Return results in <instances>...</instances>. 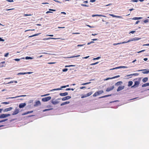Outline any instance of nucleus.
<instances>
[{"label":"nucleus","mask_w":149,"mask_h":149,"mask_svg":"<svg viewBox=\"0 0 149 149\" xmlns=\"http://www.w3.org/2000/svg\"><path fill=\"white\" fill-rule=\"evenodd\" d=\"M92 16L93 17H95V16H101V17H106V16L104 15H98V14H96V15H92Z\"/></svg>","instance_id":"obj_18"},{"label":"nucleus","mask_w":149,"mask_h":149,"mask_svg":"<svg viewBox=\"0 0 149 149\" xmlns=\"http://www.w3.org/2000/svg\"><path fill=\"white\" fill-rule=\"evenodd\" d=\"M61 99L58 98L56 100H55L54 99H53L52 100V103L53 104H58L59 102L58 100H60Z\"/></svg>","instance_id":"obj_1"},{"label":"nucleus","mask_w":149,"mask_h":149,"mask_svg":"<svg viewBox=\"0 0 149 149\" xmlns=\"http://www.w3.org/2000/svg\"><path fill=\"white\" fill-rule=\"evenodd\" d=\"M142 18V17H134L132 19H134V20H138V19H141Z\"/></svg>","instance_id":"obj_26"},{"label":"nucleus","mask_w":149,"mask_h":149,"mask_svg":"<svg viewBox=\"0 0 149 149\" xmlns=\"http://www.w3.org/2000/svg\"><path fill=\"white\" fill-rule=\"evenodd\" d=\"M49 10L50 11H56L55 10H54V9H49Z\"/></svg>","instance_id":"obj_55"},{"label":"nucleus","mask_w":149,"mask_h":149,"mask_svg":"<svg viewBox=\"0 0 149 149\" xmlns=\"http://www.w3.org/2000/svg\"><path fill=\"white\" fill-rule=\"evenodd\" d=\"M14 60L16 61H19L20 60V59L19 58H15Z\"/></svg>","instance_id":"obj_47"},{"label":"nucleus","mask_w":149,"mask_h":149,"mask_svg":"<svg viewBox=\"0 0 149 149\" xmlns=\"http://www.w3.org/2000/svg\"><path fill=\"white\" fill-rule=\"evenodd\" d=\"M26 74H32L33 73V72H26Z\"/></svg>","instance_id":"obj_59"},{"label":"nucleus","mask_w":149,"mask_h":149,"mask_svg":"<svg viewBox=\"0 0 149 149\" xmlns=\"http://www.w3.org/2000/svg\"><path fill=\"white\" fill-rule=\"evenodd\" d=\"M139 74L138 73H134L132 74H131L129 75H127V76L129 77L130 76H137Z\"/></svg>","instance_id":"obj_17"},{"label":"nucleus","mask_w":149,"mask_h":149,"mask_svg":"<svg viewBox=\"0 0 149 149\" xmlns=\"http://www.w3.org/2000/svg\"><path fill=\"white\" fill-rule=\"evenodd\" d=\"M6 1L10 2H13V0H6Z\"/></svg>","instance_id":"obj_51"},{"label":"nucleus","mask_w":149,"mask_h":149,"mask_svg":"<svg viewBox=\"0 0 149 149\" xmlns=\"http://www.w3.org/2000/svg\"><path fill=\"white\" fill-rule=\"evenodd\" d=\"M87 97V96H86V95H84L81 96V98H84L85 97Z\"/></svg>","instance_id":"obj_63"},{"label":"nucleus","mask_w":149,"mask_h":149,"mask_svg":"<svg viewBox=\"0 0 149 149\" xmlns=\"http://www.w3.org/2000/svg\"><path fill=\"white\" fill-rule=\"evenodd\" d=\"M26 105V104L25 103H21L19 104V107L20 108H22L24 107Z\"/></svg>","instance_id":"obj_12"},{"label":"nucleus","mask_w":149,"mask_h":149,"mask_svg":"<svg viewBox=\"0 0 149 149\" xmlns=\"http://www.w3.org/2000/svg\"><path fill=\"white\" fill-rule=\"evenodd\" d=\"M114 86H112L110 88H107L106 90V91L107 92H109L112 90L114 88Z\"/></svg>","instance_id":"obj_11"},{"label":"nucleus","mask_w":149,"mask_h":149,"mask_svg":"<svg viewBox=\"0 0 149 149\" xmlns=\"http://www.w3.org/2000/svg\"><path fill=\"white\" fill-rule=\"evenodd\" d=\"M41 102L39 101H38L36 102L35 104H34V106L35 107H37L39 105H41Z\"/></svg>","instance_id":"obj_8"},{"label":"nucleus","mask_w":149,"mask_h":149,"mask_svg":"<svg viewBox=\"0 0 149 149\" xmlns=\"http://www.w3.org/2000/svg\"><path fill=\"white\" fill-rule=\"evenodd\" d=\"M9 54V53L8 52L6 53L4 55V56L5 57H7L8 56Z\"/></svg>","instance_id":"obj_46"},{"label":"nucleus","mask_w":149,"mask_h":149,"mask_svg":"<svg viewBox=\"0 0 149 149\" xmlns=\"http://www.w3.org/2000/svg\"><path fill=\"white\" fill-rule=\"evenodd\" d=\"M4 41V39H2L1 38H0V41Z\"/></svg>","instance_id":"obj_61"},{"label":"nucleus","mask_w":149,"mask_h":149,"mask_svg":"<svg viewBox=\"0 0 149 149\" xmlns=\"http://www.w3.org/2000/svg\"><path fill=\"white\" fill-rule=\"evenodd\" d=\"M111 94L106 95H104V96H103L100 97H99V98H101L107 97H109V96H111Z\"/></svg>","instance_id":"obj_20"},{"label":"nucleus","mask_w":149,"mask_h":149,"mask_svg":"<svg viewBox=\"0 0 149 149\" xmlns=\"http://www.w3.org/2000/svg\"><path fill=\"white\" fill-rule=\"evenodd\" d=\"M93 93V92H90L87 94H86V96L88 97L90 96Z\"/></svg>","instance_id":"obj_23"},{"label":"nucleus","mask_w":149,"mask_h":149,"mask_svg":"<svg viewBox=\"0 0 149 149\" xmlns=\"http://www.w3.org/2000/svg\"><path fill=\"white\" fill-rule=\"evenodd\" d=\"M68 69L67 68H65L62 71L63 72H65L67 71Z\"/></svg>","instance_id":"obj_41"},{"label":"nucleus","mask_w":149,"mask_h":149,"mask_svg":"<svg viewBox=\"0 0 149 149\" xmlns=\"http://www.w3.org/2000/svg\"><path fill=\"white\" fill-rule=\"evenodd\" d=\"M98 63H99V62H95V63H91L90 65H95L97 64Z\"/></svg>","instance_id":"obj_33"},{"label":"nucleus","mask_w":149,"mask_h":149,"mask_svg":"<svg viewBox=\"0 0 149 149\" xmlns=\"http://www.w3.org/2000/svg\"><path fill=\"white\" fill-rule=\"evenodd\" d=\"M147 70V69L140 70H138V71L140 72L141 71H143L142 72V73L143 74H148L149 73V70Z\"/></svg>","instance_id":"obj_4"},{"label":"nucleus","mask_w":149,"mask_h":149,"mask_svg":"<svg viewBox=\"0 0 149 149\" xmlns=\"http://www.w3.org/2000/svg\"><path fill=\"white\" fill-rule=\"evenodd\" d=\"M124 87V86H120L118 87L117 91H119L123 89Z\"/></svg>","instance_id":"obj_9"},{"label":"nucleus","mask_w":149,"mask_h":149,"mask_svg":"<svg viewBox=\"0 0 149 149\" xmlns=\"http://www.w3.org/2000/svg\"><path fill=\"white\" fill-rule=\"evenodd\" d=\"M110 16L113 17H117L119 18H122L123 17L121 16H116L112 14H110L109 15Z\"/></svg>","instance_id":"obj_10"},{"label":"nucleus","mask_w":149,"mask_h":149,"mask_svg":"<svg viewBox=\"0 0 149 149\" xmlns=\"http://www.w3.org/2000/svg\"><path fill=\"white\" fill-rule=\"evenodd\" d=\"M143 22L145 23H146L148 22V19H147L146 20H144L143 21Z\"/></svg>","instance_id":"obj_49"},{"label":"nucleus","mask_w":149,"mask_h":149,"mask_svg":"<svg viewBox=\"0 0 149 149\" xmlns=\"http://www.w3.org/2000/svg\"><path fill=\"white\" fill-rule=\"evenodd\" d=\"M19 112V109H18L16 108L13 113L12 114V115H16L18 114Z\"/></svg>","instance_id":"obj_5"},{"label":"nucleus","mask_w":149,"mask_h":149,"mask_svg":"<svg viewBox=\"0 0 149 149\" xmlns=\"http://www.w3.org/2000/svg\"><path fill=\"white\" fill-rule=\"evenodd\" d=\"M95 1V0H90V2H94Z\"/></svg>","instance_id":"obj_62"},{"label":"nucleus","mask_w":149,"mask_h":149,"mask_svg":"<svg viewBox=\"0 0 149 149\" xmlns=\"http://www.w3.org/2000/svg\"><path fill=\"white\" fill-rule=\"evenodd\" d=\"M120 77V76L119 75H117V76H116L113 77V79H114V78H117L119 77Z\"/></svg>","instance_id":"obj_42"},{"label":"nucleus","mask_w":149,"mask_h":149,"mask_svg":"<svg viewBox=\"0 0 149 149\" xmlns=\"http://www.w3.org/2000/svg\"><path fill=\"white\" fill-rule=\"evenodd\" d=\"M124 43H122V42H119V43H114L113 44V45H119L120 44H124Z\"/></svg>","instance_id":"obj_35"},{"label":"nucleus","mask_w":149,"mask_h":149,"mask_svg":"<svg viewBox=\"0 0 149 149\" xmlns=\"http://www.w3.org/2000/svg\"><path fill=\"white\" fill-rule=\"evenodd\" d=\"M119 69L118 67H116V68H112V69H110V70H115V69Z\"/></svg>","instance_id":"obj_43"},{"label":"nucleus","mask_w":149,"mask_h":149,"mask_svg":"<svg viewBox=\"0 0 149 149\" xmlns=\"http://www.w3.org/2000/svg\"><path fill=\"white\" fill-rule=\"evenodd\" d=\"M81 5L83 6H85V7H88V5H85V4H81Z\"/></svg>","instance_id":"obj_58"},{"label":"nucleus","mask_w":149,"mask_h":149,"mask_svg":"<svg viewBox=\"0 0 149 149\" xmlns=\"http://www.w3.org/2000/svg\"><path fill=\"white\" fill-rule=\"evenodd\" d=\"M139 84V81H136L134 82V85L132 86V87H138Z\"/></svg>","instance_id":"obj_6"},{"label":"nucleus","mask_w":149,"mask_h":149,"mask_svg":"<svg viewBox=\"0 0 149 149\" xmlns=\"http://www.w3.org/2000/svg\"><path fill=\"white\" fill-rule=\"evenodd\" d=\"M40 34V33H38L36 34H34L32 36H29V38H31V37H33L37 36H38V35H39Z\"/></svg>","instance_id":"obj_24"},{"label":"nucleus","mask_w":149,"mask_h":149,"mask_svg":"<svg viewBox=\"0 0 149 149\" xmlns=\"http://www.w3.org/2000/svg\"><path fill=\"white\" fill-rule=\"evenodd\" d=\"M89 57V56H86V57H83V59H86V58H88Z\"/></svg>","instance_id":"obj_60"},{"label":"nucleus","mask_w":149,"mask_h":149,"mask_svg":"<svg viewBox=\"0 0 149 149\" xmlns=\"http://www.w3.org/2000/svg\"><path fill=\"white\" fill-rule=\"evenodd\" d=\"M1 104H9V102H1Z\"/></svg>","instance_id":"obj_36"},{"label":"nucleus","mask_w":149,"mask_h":149,"mask_svg":"<svg viewBox=\"0 0 149 149\" xmlns=\"http://www.w3.org/2000/svg\"><path fill=\"white\" fill-rule=\"evenodd\" d=\"M133 84V82L132 81H129L128 82V86H131Z\"/></svg>","instance_id":"obj_27"},{"label":"nucleus","mask_w":149,"mask_h":149,"mask_svg":"<svg viewBox=\"0 0 149 149\" xmlns=\"http://www.w3.org/2000/svg\"><path fill=\"white\" fill-rule=\"evenodd\" d=\"M52 109H53V108H51V109H45L44 110H43L42 111H43V112H45V111H49V110H52Z\"/></svg>","instance_id":"obj_32"},{"label":"nucleus","mask_w":149,"mask_h":149,"mask_svg":"<svg viewBox=\"0 0 149 149\" xmlns=\"http://www.w3.org/2000/svg\"><path fill=\"white\" fill-rule=\"evenodd\" d=\"M149 86V83L144 84L142 85V87H143Z\"/></svg>","instance_id":"obj_22"},{"label":"nucleus","mask_w":149,"mask_h":149,"mask_svg":"<svg viewBox=\"0 0 149 149\" xmlns=\"http://www.w3.org/2000/svg\"><path fill=\"white\" fill-rule=\"evenodd\" d=\"M133 41H134L133 38H131V39L129 40L128 41H125L123 42L122 43H127L129 42H130Z\"/></svg>","instance_id":"obj_19"},{"label":"nucleus","mask_w":149,"mask_h":149,"mask_svg":"<svg viewBox=\"0 0 149 149\" xmlns=\"http://www.w3.org/2000/svg\"><path fill=\"white\" fill-rule=\"evenodd\" d=\"M143 46H149V44H144L143 45Z\"/></svg>","instance_id":"obj_64"},{"label":"nucleus","mask_w":149,"mask_h":149,"mask_svg":"<svg viewBox=\"0 0 149 149\" xmlns=\"http://www.w3.org/2000/svg\"><path fill=\"white\" fill-rule=\"evenodd\" d=\"M73 66H74V65H66L65 66V67H70Z\"/></svg>","instance_id":"obj_52"},{"label":"nucleus","mask_w":149,"mask_h":149,"mask_svg":"<svg viewBox=\"0 0 149 149\" xmlns=\"http://www.w3.org/2000/svg\"><path fill=\"white\" fill-rule=\"evenodd\" d=\"M12 109H13V108L12 107H10L8 108H6L3 110V111L4 112H7V111L11 110Z\"/></svg>","instance_id":"obj_13"},{"label":"nucleus","mask_w":149,"mask_h":149,"mask_svg":"<svg viewBox=\"0 0 149 149\" xmlns=\"http://www.w3.org/2000/svg\"><path fill=\"white\" fill-rule=\"evenodd\" d=\"M113 79V77H109V78H108L104 80H107L110 79Z\"/></svg>","instance_id":"obj_39"},{"label":"nucleus","mask_w":149,"mask_h":149,"mask_svg":"<svg viewBox=\"0 0 149 149\" xmlns=\"http://www.w3.org/2000/svg\"><path fill=\"white\" fill-rule=\"evenodd\" d=\"M68 93L67 92H65L63 93H60L59 95L60 96H64L67 95H68Z\"/></svg>","instance_id":"obj_14"},{"label":"nucleus","mask_w":149,"mask_h":149,"mask_svg":"<svg viewBox=\"0 0 149 149\" xmlns=\"http://www.w3.org/2000/svg\"><path fill=\"white\" fill-rule=\"evenodd\" d=\"M135 32V31H132L130 32V33H132V34L134 33Z\"/></svg>","instance_id":"obj_57"},{"label":"nucleus","mask_w":149,"mask_h":149,"mask_svg":"<svg viewBox=\"0 0 149 149\" xmlns=\"http://www.w3.org/2000/svg\"><path fill=\"white\" fill-rule=\"evenodd\" d=\"M51 99V97L50 96H49L42 98V101L45 102L50 100Z\"/></svg>","instance_id":"obj_2"},{"label":"nucleus","mask_w":149,"mask_h":149,"mask_svg":"<svg viewBox=\"0 0 149 149\" xmlns=\"http://www.w3.org/2000/svg\"><path fill=\"white\" fill-rule=\"evenodd\" d=\"M122 83V82L121 81L118 82L116 83L115 85H119L120 84H121Z\"/></svg>","instance_id":"obj_31"},{"label":"nucleus","mask_w":149,"mask_h":149,"mask_svg":"<svg viewBox=\"0 0 149 149\" xmlns=\"http://www.w3.org/2000/svg\"><path fill=\"white\" fill-rule=\"evenodd\" d=\"M90 82H87V83H83L82 84V85H87V84H88L90 83Z\"/></svg>","instance_id":"obj_44"},{"label":"nucleus","mask_w":149,"mask_h":149,"mask_svg":"<svg viewBox=\"0 0 149 149\" xmlns=\"http://www.w3.org/2000/svg\"><path fill=\"white\" fill-rule=\"evenodd\" d=\"M97 92V91L93 95V96L94 97H95L99 95V94H98Z\"/></svg>","instance_id":"obj_29"},{"label":"nucleus","mask_w":149,"mask_h":149,"mask_svg":"<svg viewBox=\"0 0 149 149\" xmlns=\"http://www.w3.org/2000/svg\"><path fill=\"white\" fill-rule=\"evenodd\" d=\"M101 58L99 56L96 58H93V60H98Z\"/></svg>","instance_id":"obj_38"},{"label":"nucleus","mask_w":149,"mask_h":149,"mask_svg":"<svg viewBox=\"0 0 149 149\" xmlns=\"http://www.w3.org/2000/svg\"><path fill=\"white\" fill-rule=\"evenodd\" d=\"M59 38H44L43 39L44 40H49V39H59Z\"/></svg>","instance_id":"obj_15"},{"label":"nucleus","mask_w":149,"mask_h":149,"mask_svg":"<svg viewBox=\"0 0 149 149\" xmlns=\"http://www.w3.org/2000/svg\"><path fill=\"white\" fill-rule=\"evenodd\" d=\"M33 112V111H28V112H27V114H29V113H32Z\"/></svg>","instance_id":"obj_50"},{"label":"nucleus","mask_w":149,"mask_h":149,"mask_svg":"<svg viewBox=\"0 0 149 149\" xmlns=\"http://www.w3.org/2000/svg\"><path fill=\"white\" fill-rule=\"evenodd\" d=\"M56 63L55 62H49L48 63H47L49 64H54L55 63Z\"/></svg>","instance_id":"obj_54"},{"label":"nucleus","mask_w":149,"mask_h":149,"mask_svg":"<svg viewBox=\"0 0 149 149\" xmlns=\"http://www.w3.org/2000/svg\"><path fill=\"white\" fill-rule=\"evenodd\" d=\"M148 80V78L147 77H145L142 79V81L143 82H146Z\"/></svg>","instance_id":"obj_21"},{"label":"nucleus","mask_w":149,"mask_h":149,"mask_svg":"<svg viewBox=\"0 0 149 149\" xmlns=\"http://www.w3.org/2000/svg\"><path fill=\"white\" fill-rule=\"evenodd\" d=\"M145 50H141V51H139V52H138L137 53H141V52H143Z\"/></svg>","instance_id":"obj_53"},{"label":"nucleus","mask_w":149,"mask_h":149,"mask_svg":"<svg viewBox=\"0 0 149 149\" xmlns=\"http://www.w3.org/2000/svg\"><path fill=\"white\" fill-rule=\"evenodd\" d=\"M61 89V88H57L54 89L53 90H54V91L60 90Z\"/></svg>","instance_id":"obj_45"},{"label":"nucleus","mask_w":149,"mask_h":149,"mask_svg":"<svg viewBox=\"0 0 149 149\" xmlns=\"http://www.w3.org/2000/svg\"><path fill=\"white\" fill-rule=\"evenodd\" d=\"M71 98V96H67L65 97L62 98L61 99V100L63 101H65V100H68V99H70Z\"/></svg>","instance_id":"obj_7"},{"label":"nucleus","mask_w":149,"mask_h":149,"mask_svg":"<svg viewBox=\"0 0 149 149\" xmlns=\"http://www.w3.org/2000/svg\"><path fill=\"white\" fill-rule=\"evenodd\" d=\"M32 58L30 57L27 56L26 57V59H31Z\"/></svg>","instance_id":"obj_37"},{"label":"nucleus","mask_w":149,"mask_h":149,"mask_svg":"<svg viewBox=\"0 0 149 149\" xmlns=\"http://www.w3.org/2000/svg\"><path fill=\"white\" fill-rule=\"evenodd\" d=\"M141 39L140 38H138L137 37H135L133 38L134 41H137Z\"/></svg>","instance_id":"obj_30"},{"label":"nucleus","mask_w":149,"mask_h":149,"mask_svg":"<svg viewBox=\"0 0 149 149\" xmlns=\"http://www.w3.org/2000/svg\"><path fill=\"white\" fill-rule=\"evenodd\" d=\"M10 116V114H1L0 116V118H4L6 117Z\"/></svg>","instance_id":"obj_3"},{"label":"nucleus","mask_w":149,"mask_h":149,"mask_svg":"<svg viewBox=\"0 0 149 149\" xmlns=\"http://www.w3.org/2000/svg\"><path fill=\"white\" fill-rule=\"evenodd\" d=\"M26 96V95H20V96H17L15 97H11L10 98H17V97H24V96Z\"/></svg>","instance_id":"obj_28"},{"label":"nucleus","mask_w":149,"mask_h":149,"mask_svg":"<svg viewBox=\"0 0 149 149\" xmlns=\"http://www.w3.org/2000/svg\"><path fill=\"white\" fill-rule=\"evenodd\" d=\"M70 103V102L69 101L65 102H63V103H61V106H62L65 105V104H68Z\"/></svg>","instance_id":"obj_16"},{"label":"nucleus","mask_w":149,"mask_h":149,"mask_svg":"<svg viewBox=\"0 0 149 149\" xmlns=\"http://www.w3.org/2000/svg\"><path fill=\"white\" fill-rule=\"evenodd\" d=\"M127 68V66H119L118 67L119 69L121 68Z\"/></svg>","instance_id":"obj_34"},{"label":"nucleus","mask_w":149,"mask_h":149,"mask_svg":"<svg viewBox=\"0 0 149 149\" xmlns=\"http://www.w3.org/2000/svg\"><path fill=\"white\" fill-rule=\"evenodd\" d=\"M99 95L101 94L104 93V91L103 90H100L97 91Z\"/></svg>","instance_id":"obj_25"},{"label":"nucleus","mask_w":149,"mask_h":149,"mask_svg":"<svg viewBox=\"0 0 149 149\" xmlns=\"http://www.w3.org/2000/svg\"><path fill=\"white\" fill-rule=\"evenodd\" d=\"M26 74V73L25 72H24V73H23V72H20V73H19L18 74V75H19V74Z\"/></svg>","instance_id":"obj_40"},{"label":"nucleus","mask_w":149,"mask_h":149,"mask_svg":"<svg viewBox=\"0 0 149 149\" xmlns=\"http://www.w3.org/2000/svg\"><path fill=\"white\" fill-rule=\"evenodd\" d=\"M80 56V55H77V56H72L71 57V58L77 57H79Z\"/></svg>","instance_id":"obj_48"},{"label":"nucleus","mask_w":149,"mask_h":149,"mask_svg":"<svg viewBox=\"0 0 149 149\" xmlns=\"http://www.w3.org/2000/svg\"><path fill=\"white\" fill-rule=\"evenodd\" d=\"M94 42L93 41H91L90 42L88 43L87 45H90V44H91V43H94Z\"/></svg>","instance_id":"obj_56"}]
</instances>
